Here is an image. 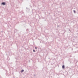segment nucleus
I'll return each mask as SVG.
<instances>
[{
	"instance_id": "obj_1",
	"label": "nucleus",
	"mask_w": 78,
	"mask_h": 78,
	"mask_svg": "<svg viewBox=\"0 0 78 78\" xmlns=\"http://www.w3.org/2000/svg\"><path fill=\"white\" fill-rule=\"evenodd\" d=\"M2 5H5V2H3L2 3Z\"/></svg>"
},
{
	"instance_id": "obj_2",
	"label": "nucleus",
	"mask_w": 78,
	"mask_h": 78,
	"mask_svg": "<svg viewBox=\"0 0 78 78\" xmlns=\"http://www.w3.org/2000/svg\"><path fill=\"white\" fill-rule=\"evenodd\" d=\"M63 69H64V66L63 65L62 66Z\"/></svg>"
},
{
	"instance_id": "obj_3",
	"label": "nucleus",
	"mask_w": 78,
	"mask_h": 78,
	"mask_svg": "<svg viewBox=\"0 0 78 78\" xmlns=\"http://www.w3.org/2000/svg\"><path fill=\"white\" fill-rule=\"evenodd\" d=\"M23 71H24V70H22L21 71V72H23Z\"/></svg>"
},
{
	"instance_id": "obj_4",
	"label": "nucleus",
	"mask_w": 78,
	"mask_h": 78,
	"mask_svg": "<svg viewBox=\"0 0 78 78\" xmlns=\"http://www.w3.org/2000/svg\"><path fill=\"white\" fill-rule=\"evenodd\" d=\"M33 51H34H34H35L34 50Z\"/></svg>"
},
{
	"instance_id": "obj_5",
	"label": "nucleus",
	"mask_w": 78,
	"mask_h": 78,
	"mask_svg": "<svg viewBox=\"0 0 78 78\" xmlns=\"http://www.w3.org/2000/svg\"><path fill=\"white\" fill-rule=\"evenodd\" d=\"M35 49H37V48L36 47V48H35Z\"/></svg>"
},
{
	"instance_id": "obj_6",
	"label": "nucleus",
	"mask_w": 78,
	"mask_h": 78,
	"mask_svg": "<svg viewBox=\"0 0 78 78\" xmlns=\"http://www.w3.org/2000/svg\"><path fill=\"white\" fill-rule=\"evenodd\" d=\"M74 12H75V10H74Z\"/></svg>"
}]
</instances>
